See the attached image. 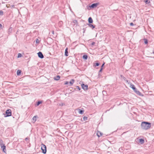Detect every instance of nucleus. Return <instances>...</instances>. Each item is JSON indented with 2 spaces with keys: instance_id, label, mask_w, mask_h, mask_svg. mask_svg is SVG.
<instances>
[{
  "instance_id": "obj_24",
  "label": "nucleus",
  "mask_w": 154,
  "mask_h": 154,
  "mask_svg": "<svg viewBox=\"0 0 154 154\" xmlns=\"http://www.w3.org/2000/svg\"><path fill=\"white\" fill-rule=\"evenodd\" d=\"M83 58L87 60L88 58V56L87 55H84L83 56Z\"/></svg>"
},
{
  "instance_id": "obj_12",
  "label": "nucleus",
  "mask_w": 154,
  "mask_h": 154,
  "mask_svg": "<svg viewBox=\"0 0 154 154\" xmlns=\"http://www.w3.org/2000/svg\"><path fill=\"white\" fill-rule=\"evenodd\" d=\"M88 23H89V24H91L93 23V20L91 17H90L88 19Z\"/></svg>"
},
{
  "instance_id": "obj_35",
  "label": "nucleus",
  "mask_w": 154,
  "mask_h": 154,
  "mask_svg": "<svg viewBox=\"0 0 154 154\" xmlns=\"http://www.w3.org/2000/svg\"><path fill=\"white\" fill-rule=\"evenodd\" d=\"M64 84L65 85H68V84H69V82H65V83H64Z\"/></svg>"
},
{
  "instance_id": "obj_29",
  "label": "nucleus",
  "mask_w": 154,
  "mask_h": 154,
  "mask_svg": "<svg viewBox=\"0 0 154 154\" xmlns=\"http://www.w3.org/2000/svg\"><path fill=\"white\" fill-rule=\"evenodd\" d=\"M73 23L74 24H77L78 21L76 20H74L73 21Z\"/></svg>"
},
{
  "instance_id": "obj_21",
  "label": "nucleus",
  "mask_w": 154,
  "mask_h": 154,
  "mask_svg": "<svg viewBox=\"0 0 154 154\" xmlns=\"http://www.w3.org/2000/svg\"><path fill=\"white\" fill-rule=\"evenodd\" d=\"M37 117V116H34L32 118V120L33 121V122H35L36 120V118Z\"/></svg>"
},
{
  "instance_id": "obj_5",
  "label": "nucleus",
  "mask_w": 154,
  "mask_h": 154,
  "mask_svg": "<svg viewBox=\"0 0 154 154\" xmlns=\"http://www.w3.org/2000/svg\"><path fill=\"white\" fill-rule=\"evenodd\" d=\"M82 88L84 90H87L88 89V86L87 85H85L84 84L82 85Z\"/></svg>"
},
{
  "instance_id": "obj_28",
  "label": "nucleus",
  "mask_w": 154,
  "mask_h": 154,
  "mask_svg": "<svg viewBox=\"0 0 154 154\" xmlns=\"http://www.w3.org/2000/svg\"><path fill=\"white\" fill-rule=\"evenodd\" d=\"M22 54H20V53H18V56H17V57L18 58H19V57H22Z\"/></svg>"
},
{
  "instance_id": "obj_19",
  "label": "nucleus",
  "mask_w": 154,
  "mask_h": 154,
  "mask_svg": "<svg viewBox=\"0 0 154 154\" xmlns=\"http://www.w3.org/2000/svg\"><path fill=\"white\" fill-rule=\"evenodd\" d=\"M102 134L101 133L100 131H98L97 133V136L98 137H100L101 136Z\"/></svg>"
},
{
  "instance_id": "obj_6",
  "label": "nucleus",
  "mask_w": 154,
  "mask_h": 154,
  "mask_svg": "<svg viewBox=\"0 0 154 154\" xmlns=\"http://www.w3.org/2000/svg\"><path fill=\"white\" fill-rule=\"evenodd\" d=\"M98 5V4L97 3H95L92 4L90 7L92 8H94L96 7Z\"/></svg>"
},
{
  "instance_id": "obj_11",
  "label": "nucleus",
  "mask_w": 154,
  "mask_h": 154,
  "mask_svg": "<svg viewBox=\"0 0 154 154\" xmlns=\"http://www.w3.org/2000/svg\"><path fill=\"white\" fill-rule=\"evenodd\" d=\"M87 24L88 26L92 29H93L95 27V25H94L91 24Z\"/></svg>"
},
{
  "instance_id": "obj_31",
  "label": "nucleus",
  "mask_w": 154,
  "mask_h": 154,
  "mask_svg": "<svg viewBox=\"0 0 154 154\" xmlns=\"http://www.w3.org/2000/svg\"><path fill=\"white\" fill-rule=\"evenodd\" d=\"M3 14V11L1 10L0 11V15H2Z\"/></svg>"
},
{
  "instance_id": "obj_17",
  "label": "nucleus",
  "mask_w": 154,
  "mask_h": 154,
  "mask_svg": "<svg viewBox=\"0 0 154 154\" xmlns=\"http://www.w3.org/2000/svg\"><path fill=\"white\" fill-rule=\"evenodd\" d=\"M60 77L59 75H57L54 78V80H58L60 79Z\"/></svg>"
},
{
  "instance_id": "obj_40",
  "label": "nucleus",
  "mask_w": 154,
  "mask_h": 154,
  "mask_svg": "<svg viewBox=\"0 0 154 154\" xmlns=\"http://www.w3.org/2000/svg\"><path fill=\"white\" fill-rule=\"evenodd\" d=\"M83 32L84 33L85 31V28H83Z\"/></svg>"
},
{
  "instance_id": "obj_7",
  "label": "nucleus",
  "mask_w": 154,
  "mask_h": 154,
  "mask_svg": "<svg viewBox=\"0 0 154 154\" xmlns=\"http://www.w3.org/2000/svg\"><path fill=\"white\" fill-rule=\"evenodd\" d=\"M134 92L138 95H140L141 94V93L139 91H137V89L135 88V89H133Z\"/></svg>"
},
{
  "instance_id": "obj_22",
  "label": "nucleus",
  "mask_w": 154,
  "mask_h": 154,
  "mask_svg": "<svg viewBox=\"0 0 154 154\" xmlns=\"http://www.w3.org/2000/svg\"><path fill=\"white\" fill-rule=\"evenodd\" d=\"M21 73V71L20 70H17V75H19Z\"/></svg>"
},
{
  "instance_id": "obj_46",
  "label": "nucleus",
  "mask_w": 154,
  "mask_h": 154,
  "mask_svg": "<svg viewBox=\"0 0 154 154\" xmlns=\"http://www.w3.org/2000/svg\"><path fill=\"white\" fill-rule=\"evenodd\" d=\"M121 76L122 77L123 76V75H121Z\"/></svg>"
},
{
  "instance_id": "obj_8",
  "label": "nucleus",
  "mask_w": 154,
  "mask_h": 154,
  "mask_svg": "<svg viewBox=\"0 0 154 154\" xmlns=\"http://www.w3.org/2000/svg\"><path fill=\"white\" fill-rule=\"evenodd\" d=\"M134 92L138 95H140L141 94V93L139 91H137V89L135 88V89H133Z\"/></svg>"
},
{
  "instance_id": "obj_2",
  "label": "nucleus",
  "mask_w": 154,
  "mask_h": 154,
  "mask_svg": "<svg viewBox=\"0 0 154 154\" xmlns=\"http://www.w3.org/2000/svg\"><path fill=\"white\" fill-rule=\"evenodd\" d=\"M11 111L10 109L7 110L5 112V117H8L11 116Z\"/></svg>"
},
{
  "instance_id": "obj_45",
  "label": "nucleus",
  "mask_w": 154,
  "mask_h": 154,
  "mask_svg": "<svg viewBox=\"0 0 154 154\" xmlns=\"http://www.w3.org/2000/svg\"><path fill=\"white\" fill-rule=\"evenodd\" d=\"M94 42H93V43H92V45H94Z\"/></svg>"
},
{
  "instance_id": "obj_20",
  "label": "nucleus",
  "mask_w": 154,
  "mask_h": 154,
  "mask_svg": "<svg viewBox=\"0 0 154 154\" xmlns=\"http://www.w3.org/2000/svg\"><path fill=\"white\" fill-rule=\"evenodd\" d=\"M5 145L3 143V142L2 140H0V145L1 146Z\"/></svg>"
},
{
  "instance_id": "obj_43",
  "label": "nucleus",
  "mask_w": 154,
  "mask_h": 154,
  "mask_svg": "<svg viewBox=\"0 0 154 154\" xmlns=\"http://www.w3.org/2000/svg\"><path fill=\"white\" fill-rule=\"evenodd\" d=\"M52 33L53 34H54V31H52Z\"/></svg>"
},
{
  "instance_id": "obj_30",
  "label": "nucleus",
  "mask_w": 154,
  "mask_h": 154,
  "mask_svg": "<svg viewBox=\"0 0 154 154\" xmlns=\"http://www.w3.org/2000/svg\"><path fill=\"white\" fill-rule=\"evenodd\" d=\"M144 2L146 4L149 3L150 2V1H149L148 0H145Z\"/></svg>"
},
{
  "instance_id": "obj_39",
  "label": "nucleus",
  "mask_w": 154,
  "mask_h": 154,
  "mask_svg": "<svg viewBox=\"0 0 154 154\" xmlns=\"http://www.w3.org/2000/svg\"><path fill=\"white\" fill-rule=\"evenodd\" d=\"M39 40L38 39H37L36 40V42L37 43H38L39 42Z\"/></svg>"
},
{
  "instance_id": "obj_14",
  "label": "nucleus",
  "mask_w": 154,
  "mask_h": 154,
  "mask_svg": "<svg viewBox=\"0 0 154 154\" xmlns=\"http://www.w3.org/2000/svg\"><path fill=\"white\" fill-rule=\"evenodd\" d=\"M12 27H10L8 29V33L9 34H10L11 33L12 31Z\"/></svg>"
},
{
  "instance_id": "obj_9",
  "label": "nucleus",
  "mask_w": 154,
  "mask_h": 154,
  "mask_svg": "<svg viewBox=\"0 0 154 154\" xmlns=\"http://www.w3.org/2000/svg\"><path fill=\"white\" fill-rule=\"evenodd\" d=\"M134 92L138 95H140L141 94V93L139 91H137V89L135 88V89H133Z\"/></svg>"
},
{
  "instance_id": "obj_38",
  "label": "nucleus",
  "mask_w": 154,
  "mask_h": 154,
  "mask_svg": "<svg viewBox=\"0 0 154 154\" xmlns=\"http://www.w3.org/2000/svg\"><path fill=\"white\" fill-rule=\"evenodd\" d=\"M2 25L0 24V29H2Z\"/></svg>"
},
{
  "instance_id": "obj_42",
  "label": "nucleus",
  "mask_w": 154,
  "mask_h": 154,
  "mask_svg": "<svg viewBox=\"0 0 154 154\" xmlns=\"http://www.w3.org/2000/svg\"><path fill=\"white\" fill-rule=\"evenodd\" d=\"M11 6L12 8H14V5H12Z\"/></svg>"
},
{
  "instance_id": "obj_32",
  "label": "nucleus",
  "mask_w": 154,
  "mask_h": 154,
  "mask_svg": "<svg viewBox=\"0 0 154 154\" xmlns=\"http://www.w3.org/2000/svg\"><path fill=\"white\" fill-rule=\"evenodd\" d=\"M42 103L41 101H38V102L37 103V105L38 106L40 103Z\"/></svg>"
},
{
  "instance_id": "obj_25",
  "label": "nucleus",
  "mask_w": 154,
  "mask_h": 154,
  "mask_svg": "<svg viewBox=\"0 0 154 154\" xmlns=\"http://www.w3.org/2000/svg\"><path fill=\"white\" fill-rule=\"evenodd\" d=\"M143 40L144 41V42L145 44H146L148 43V41L146 39L144 38Z\"/></svg>"
},
{
  "instance_id": "obj_44",
  "label": "nucleus",
  "mask_w": 154,
  "mask_h": 154,
  "mask_svg": "<svg viewBox=\"0 0 154 154\" xmlns=\"http://www.w3.org/2000/svg\"><path fill=\"white\" fill-rule=\"evenodd\" d=\"M28 140V138H25V140Z\"/></svg>"
},
{
  "instance_id": "obj_36",
  "label": "nucleus",
  "mask_w": 154,
  "mask_h": 154,
  "mask_svg": "<svg viewBox=\"0 0 154 154\" xmlns=\"http://www.w3.org/2000/svg\"><path fill=\"white\" fill-rule=\"evenodd\" d=\"M104 64H105L104 63L103 64H102V65L101 66V68H103V67L104 66Z\"/></svg>"
},
{
  "instance_id": "obj_23",
  "label": "nucleus",
  "mask_w": 154,
  "mask_h": 154,
  "mask_svg": "<svg viewBox=\"0 0 154 154\" xmlns=\"http://www.w3.org/2000/svg\"><path fill=\"white\" fill-rule=\"evenodd\" d=\"M130 87L131 88L133 89H135V87L134 86V85H133V84H130Z\"/></svg>"
},
{
  "instance_id": "obj_3",
  "label": "nucleus",
  "mask_w": 154,
  "mask_h": 154,
  "mask_svg": "<svg viewBox=\"0 0 154 154\" xmlns=\"http://www.w3.org/2000/svg\"><path fill=\"white\" fill-rule=\"evenodd\" d=\"M41 149L42 151V152L44 154H45L47 152L46 147L45 145L43 144L42 145Z\"/></svg>"
},
{
  "instance_id": "obj_10",
  "label": "nucleus",
  "mask_w": 154,
  "mask_h": 154,
  "mask_svg": "<svg viewBox=\"0 0 154 154\" xmlns=\"http://www.w3.org/2000/svg\"><path fill=\"white\" fill-rule=\"evenodd\" d=\"M1 148L2 149L3 151L5 152L6 151V146H5V145L1 146Z\"/></svg>"
},
{
  "instance_id": "obj_18",
  "label": "nucleus",
  "mask_w": 154,
  "mask_h": 154,
  "mask_svg": "<svg viewBox=\"0 0 154 154\" xmlns=\"http://www.w3.org/2000/svg\"><path fill=\"white\" fill-rule=\"evenodd\" d=\"M139 143L141 144L143 143H144V140L143 139H139Z\"/></svg>"
},
{
  "instance_id": "obj_4",
  "label": "nucleus",
  "mask_w": 154,
  "mask_h": 154,
  "mask_svg": "<svg viewBox=\"0 0 154 154\" xmlns=\"http://www.w3.org/2000/svg\"><path fill=\"white\" fill-rule=\"evenodd\" d=\"M37 54H38V57H39L41 59H42L44 58V57L43 55V54L42 52L39 51Z\"/></svg>"
},
{
  "instance_id": "obj_26",
  "label": "nucleus",
  "mask_w": 154,
  "mask_h": 154,
  "mask_svg": "<svg viewBox=\"0 0 154 154\" xmlns=\"http://www.w3.org/2000/svg\"><path fill=\"white\" fill-rule=\"evenodd\" d=\"M99 65V63H96L94 64V66H98Z\"/></svg>"
},
{
  "instance_id": "obj_1",
  "label": "nucleus",
  "mask_w": 154,
  "mask_h": 154,
  "mask_svg": "<svg viewBox=\"0 0 154 154\" xmlns=\"http://www.w3.org/2000/svg\"><path fill=\"white\" fill-rule=\"evenodd\" d=\"M151 123L146 122H143L141 124L142 129L144 130H147L151 127Z\"/></svg>"
},
{
  "instance_id": "obj_16",
  "label": "nucleus",
  "mask_w": 154,
  "mask_h": 154,
  "mask_svg": "<svg viewBox=\"0 0 154 154\" xmlns=\"http://www.w3.org/2000/svg\"><path fill=\"white\" fill-rule=\"evenodd\" d=\"M78 112L80 114H83L84 110L80 109H78Z\"/></svg>"
},
{
  "instance_id": "obj_37",
  "label": "nucleus",
  "mask_w": 154,
  "mask_h": 154,
  "mask_svg": "<svg viewBox=\"0 0 154 154\" xmlns=\"http://www.w3.org/2000/svg\"><path fill=\"white\" fill-rule=\"evenodd\" d=\"M134 25V23H130V25L131 26H133Z\"/></svg>"
},
{
  "instance_id": "obj_15",
  "label": "nucleus",
  "mask_w": 154,
  "mask_h": 154,
  "mask_svg": "<svg viewBox=\"0 0 154 154\" xmlns=\"http://www.w3.org/2000/svg\"><path fill=\"white\" fill-rule=\"evenodd\" d=\"M75 80L73 79H72L70 82H69V84H70V85H72L74 83Z\"/></svg>"
},
{
  "instance_id": "obj_13",
  "label": "nucleus",
  "mask_w": 154,
  "mask_h": 154,
  "mask_svg": "<svg viewBox=\"0 0 154 154\" xmlns=\"http://www.w3.org/2000/svg\"><path fill=\"white\" fill-rule=\"evenodd\" d=\"M65 55L66 56H68V48H66L65 52Z\"/></svg>"
},
{
  "instance_id": "obj_27",
  "label": "nucleus",
  "mask_w": 154,
  "mask_h": 154,
  "mask_svg": "<svg viewBox=\"0 0 154 154\" xmlns=\"http://www.w3.org/2000/svg\"><path fill=\"white\" fill-rule=\"evenodd\" d=\"M83 120L84 121H85V120H87V119H88V118L87 117L85 116L83 117Z\"/></svg>"
},
{
  "instance_id": "obj_41",
  "label": "nucleus",
  "mask_w": 154,
  "mask_h": 154,
  "mask_svg": "<svg viewBox=\"0 0 154 154\" xmlns=\"http://www.w3.org/2000/svg\"><path fill=\"white\" fill-rule=\"evenodd\" d=\"M103 68H101L100 70L99 71V72H101Z\"/></svg>"
},
{
  "instance_id": "obj_33",
  "label": "nucleus",
  "mask_w": 154,
  "mask_h": 154,
  "mask_svg": "<svg viewBox=\"0 0 154 154\" xmlns=\"http://www.w3.org/2000/svg\"><path fill=\"white\" fill-rule=\"evenodd\" d=\"M76 88L77 89H78L79 90H80L81 89V88L79 87V86H76Z\"/></svg>"
},
{
  "instance_id": "obj_34",
  "label": "nucleus",
  "mask_w": 154,
  "mask_h": 154,
  "mask_svg": "<svg viewBox=\"0 0 154 154\" xmlns=\"http://www.w3.org/2000/svg\"><path fill=\"white\" fill-rule=\"evenodd\" d=\"M64 105V104L63 103H61L59 104V105L61 106H63Z\"/></svg>"
}]
</instances>
